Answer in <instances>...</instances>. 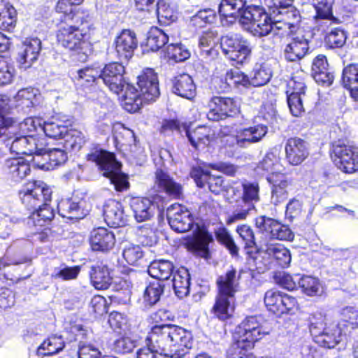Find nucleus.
Listing matches in <instances>:
<instances>
[{
  "label": "nucleus",
  "mask_w": 358,
  "mask_h": 358,
  "mask_svg": "<svg viewBox=\"0 0 358 358\" xmlns=\"http://www.w3.org/2000/svg\"><path fill=\"white\" fill-rule=\"evenodd\" d=\"M18 194L22 205L28 210H34L28 218L27 224L36 227L34 233L38 234V238L45 241L50 229L45 228L41 233L38 231L54 217L53 210L48 204L51 200V189L44 182L34 180L23 185Z\"/></svg>",
  "instance_id": "obj_1"
},
{
  "label": "nucleus",
  "mask_w": 358,
  "mask_h": 358,
  "mask_svg": "<svg viewBox=\"0 0 358 358\" xmlns=\"http://www.w3.org/2000/svg\"><path fill=\"white\" fill-rule=\"evenodd\" d=\"M150 339L160 355L169 358H181L192 347V333L185 329L172 324L153 326Z\"/></svg>",
  "instance_id": "obj_2"
},
{
  "label": "nucleus",
  "mask_w": 358,
  "mask_h": 358,
  "mask_svg": "<svg viewBox=\"0 0 358 358\" xmlns=\"http://www.w3.org/2000/svg\"><path fill=\"white\" fill-rule=\"evenodd\" d=\"M64 14V23L57 34L58 43L71 51L83 52V57H86L84 50L88 45L87 37L90 27L86 16L79 11Z\"/></svg>",
  "instance_id": "obj_3"
},
{
  "label": "nucleus",
  "mask_w": 358,
  "mask_h": 358,
  "mask_svg": "<svg viewBox=\"0 0 358 358\" xmlns=\"http://www.w3.org/2000/svg\"><path fill=\"white\" fill-rule=\"evenodd\" d=\"M137 85L139 90L127 85L122 95L124 108L130 113L138 111L143 103L155 101L160 94L158 77L152 69H146L138 76Z\"/></svg>",
  "instance_id": "obj_4"
},
{
  "label": "nucleus",
  "mask_w": 358,
  "mask_h": 358,
  "mask_svg": "<svg viewBox=\"0 0 358 358\" xmlns=\"http://www.w3.org/2000/svg\"><path fill=\"white\" fill-rule=\"evenodd\" d=\"M241 24L255 36H264L269 34L283 36L280 29L285 28L282 22H272L268 15L259 6H248L241 19Z\"/></svg>",
  "instance_id": "obj_5"
},
{
  "label": "nucleus",
  "mask_w": 358,
  "mask_h": 358,
  "mask_svg": "<svg viewBox=\"0 0 358 358\" xmlns=\"http://www.w3.org/2000/svg\"><path fill=\"white\" fill-rule=\"evenodd\" d=\"M87 159L99 166L103 175L109 179L116 191L123 192L129 189L128 177L121 172V164L116 160L113 153L95 150L88 155Z\"/></svg>",
  "instance_id": "obj_6"
},
{
  "label": "nucleus",
  "mask_w": 358,
  "mask_h": 358,
  "mask_svg": "<svg viewBox=\"0 0 358 358\" xmlns=\"http://www.w3.org/2000/svg\"><path fill=\"white\" fill-rule=\"evenodd\" d=\"M227 130L229 129L224 128L222 130L224 135L222 141L226 147L245 148L262 141L268 132V127L259 124L248 127H241L234 131Z\"/></svg>",
  "instance_id": "obj_7"
},
{
  "label": "nucleus",
  "mask_w": 358,
  "mask_h": 358,
  "mask_svg": "<svg viewBox=\"0 0 358 358\" xmlns=\"http://www.w3.org/2000/svg\"><path fill=\"white\" fill-rule=\"evenodd\" d=\"M224 196L230 203L239 204L259 201V187L257 183L226 180Z\"/></svg>",
  "instance_id": "obj_8"
},
{
  "label": "nucleus",
  "mask_w": 358,
  "mask_h": 358,
  "mask_svg": "<svg viewBox=\"0 0 358 358\" xmlns=\"http://www.w3.org/2000/svg\"><path fill=\"white\" fill-rule=\"evenodd\" d=\"M220 46L223 53L229 59L240 64L245 62L251 54L249 42L238 34L222 36Z\"/></svg>",
  "instance_id": "obj_9"
},
{
  "label": "nucleus",
  "mask_w": 358,
  "mask_h": 358,
  "mask_svg": "<svg viewBox=\"0 0 358 358\" xmlns=\"http://www.w3.org/2000/svg\"><path fill=\"white\" fill-rule=\"evenodd\" d=\"M1 138H5L7 141L13 139L10 145V150L16 155H34L35 156L38 153H41L46 145L45 136L36 137L34 135L18 134L12 137L4 136Z\"/></svg>",
  "instance_id": "obj_10"
},
{
  "label": "nucleus",
  "mask_w": 358,
  "mask_h": 358,
  "mask_svg": "<svg viewBox=\"0 0 358 358\" xmlns=\"http://www.w3.org/2000/svg\"><path fill=\"white\" fill-rule=\"evenodd\" d=\"M264 303L270 312L278 315L293 313L298 308V303L294 297L273 289L265 293Z\"/></svg>",
  "instance_id": "obj_11"
},
{
  "label": "nucleus",
  "mask_w": 358,
  "mask_h": 358,
  "mask_svg": "<svg viewBox=\"0 0 358 358\" xmlns=\"http://www.w3.org/2000/svg\"><path fill=\"white\" fill-rule=\"evenodd\" d=\"M124 66L118 62L109 63L104 68H100L101 79L111 92L117 94L124 93L127 85H129L124 79Z\"/></svg>",
  "instance_id": "obj_12"
},
{
  "label": "nucleus",
  "mask_w": 358,
  "mask_h": 358,
  "mask_svg": "<svg viewBox=\"0 0 358 358\" xmlns=\"http://www.w3.org/2000/svg\"><path fill=\"white\" fill-rule=\"evenodd\" d=\"M42 120L38 117H27L20 123L13 119H0V137H12L18 134L30 135L38 129L42 131Z\"/></svg>",
  "instance_id": "obj_13"
},
{
  "label": "nucleus",
  "mask_w": 358,
  "mask_h": 358,
  "mask_svg": "<svg viewBox=\"0 0 358 358\" xmlns=\"http://www.w3.org/2000/svg\"><path fill=\"white\" fill-rule=\"evenodd\" d=\"M258 250L267 268H270L274 263L281 267H287L291 262L289 250L281 244L264 243L260 245Z\"/></svg>",
  "instance_id": "obj_14"
},
{
  "label": "nucleus",
  "mask_w": 358,
  "mask_h": 358,
  "mask_svg": "<svg viewBox=\"0 0 358 358\" xmlns=\"http://www.w3.org/2000/svg\"><path fill=\"white\" fill-rule=\"evenodd\" d=\"M335 163L345 173H352L358 171V148L352 145L337 144L334 145Z\"/></svg>",
  "instance_id": "obj_15"
},
{
  "label": "nucleus",
  "mask_w": 358,
  "mask_h": 358,
  "mask_svg": "<svg viewBox=\"0 0 358 358\" xmlns=\"http://www.w3.org/2000/svg\"><path fill=\"white\" fill-rule=\"evenodd\" d=\"M209 111L206 116L209 120L219 121L232 117L239 112V106L231 98L213 96L208 102Z\"/></svg>",
  "instance_id": "obj_16"
},
{
  "label": "nucleus",
  "mask_w": 358,
  "mask_h": 358,
  "mask_svg": "<svg viewBox=\"0 0 358 358\" xmlns=\"http://www.w3.org/2000/svg\"><path fill=\"white\" fill-rule=\"evenodd\" d=\"M166 216L172 229L183 233L191 229L193 217L190 211L184 206L174 203L167 208Z\"/></svg>",
  "instance_id": "obj_17"
},
{
  "label": "nucleus",
  "mask_w": 358,
  "mask_h": 358,
  "mask_svg": "<svg viewBox=\"0 0 358 358\" xmlns=\"http://www.w3.org/2000/svg\"><path fill=\"white\" fill-rule=\"evenodd\" d=\"M255 225L259 231L268 234L273 238L282 241L294 239V233L288 226L273 218L264 215L259 216L255 219Z\"/></svg>",
  "instance_id": "obj_18"
},
{
  "label": "nucleus",
  "mask_w": 358,
  "mask_h": 358,
  "mask_svg": "<svg viewBox=\"0 0 358 358\" xmlns=\"http://www.w3.org/2000/svg\"><path fill=\"white\" fill-rule=\"evenodd\" d=\"M67 159L65 150L59 148H48V143L41 153L33 157V164L37 168L48 171L64 163Z\"/></svg>",
  "instance_id": "obj_19"
},
{
  "label": "nucleus",
  "mask_w": 358,
  "mask_h": 358,
  "mask_svg": "<svg viewBox=\"0 0 358 358\" xmlns=\"http://www.w3.org/2000/svg\"><path fill=\"white\" fill-rule=\"evenodd\" d=\"M307 6H311L315 12L313 20L319 29L324 31L333 24H337L338 20L332 15L334 0H308Z\"/></svg>",
  "instance_id": "obj_20"
},
{
  "label": "nucleus",
  "mask_w": 358,
  "mask_h": 358,
  "mask_svg": "<svg viewBox=\"0 0 358 358\" xmlns=\"http://www.w3.org/2000/svg\"><path fill=\"white\" fill-rule=\"evenodd\" d=\"M267 180L271 185V202L276 206L285 201L291 185L288 177L283 173H272L267 176Z\"/></svg>",
  "instance_id": "obj_21"
},
{
  "label": "nucleus",
  "mask_w": 358,
  "mask_h": 358,
  "mask_svg": "<svg viewBox=\"0 0 358 358\" xmlns=\"http://www.w3.org/2000/svg\"><path fill=\"white\" fill-rule=\"evenodd\" d=\"M138 46L136 34L129 30L124 29L115 40V49L120 59H129Z\"/></svg>",
  "instance_id": "obj_22"
},
{
  "label": "nucleus",
  "mask_w": 358,
  "mask_h": 358,
  "mask_svg": "<svg viewBox=\"0 0 358 358\" xmlns=\"http://www.w3.org/2000/svg\"><path fill=\"white\" fill-rule=\"evenodd\" d=\"M41 42L38 38L26 39L18 53L17 62L20 69L30 68L38 57L41 49Z\"/></svg>",
  "instance_id": "obj_23"
},
{
  "label": "nucleus",
  "mask_w": 358,
  "mask_h": 358,
  "mask_svg": "<svg viewBox=\"0 0 358 358\" xmlns=\"http://www.w3.org/2000/svg\"><path fill=\"white\" fill-rule=\"evenodd\" d=\"M191 176L199 187H204L207 185L210 191L215 194H218L222 191L224 192L226 181L222 177L210 175L206 169L201 167L193 169Z\"/></svg>",
  "instance_id": "obj_24"
},
{
  "label": "nucleus",
  "mask_w": 358,
  "mask_h": 358,
  "mask_svg": "<svg viewBox=\"0 0 358 358\" xmlns=\"http://www.w3.org/2000/svg\"><path fill=\"white\" fill-rule=\"evenodd\" d=\"M286 157L292 165L301 164L308 156V145L299 138H290L285 145Z\"/></svg>",
  "instance_id": "obj_25"
},
{
  "label": "nucleus",
  "mask_w": 358,
  "mask_h": 358,
  "mask_svg": "<svg viewBox=\"0 0 358 358\" xmlns=\"http://www.w3.org/2000/svg\"><path fill=\"white\" fill-rule=\"evenodd\" d=\"M235 296L217 293L211 313L221 321L230 319L235 310Z\"/></svg>",
  "instance_id": "obj_26"
},
{
  "label": "nucleus",
  "mask_w": 358,
  "mask_h": 358,
  "mask_svg": "<svg viewBox=\"0 0 358 358\" xmlns=\"http://www.w3.org/2000/svg\"><path fill=\"white\" fill-rule=\"evenodd\" d=\"M191 145L196 149H203L210 144L215 138V131L208 126H199L194 129H185Z\"/></svg>",
  "instance_id": "obj_27"
},
{
  "label": "nucleus",
  "mask_w": 358,
  "mask_h": 358,
  "mask_svg": "<svg viewBox=\"0 0 358 358\" xmlns=\"http://www.w3.org/2000/svg\"><path fill=\"white\" fill-rule=\"evenodd\" d=\"M3 171L11 180L20 182L30 173L31 168L28 161L16 157L5 161Z\"/></svg>",
  "instance_id": "obj_28"
},
{
  "label": "nucleus",
  "mask_w": 358,
  "mask_h": 358,
  "mask_svg": "<svg viewBox=\"0 0 358 358\" xmlns=\"http://www.w3.org/2000/svg\"><path fill=\"white\" fill-rule=\"evenodd\" d=\"M308 50V41L303 36L297 35L285 45L283 54L288 62H297L305 57Z\"/></svg>",
  "instance_id": "obj_29"
},
{
  "label": "nucleus",
  "mask_w": 358,
  "mask_h": 358,
  "mask_svg": "<svg viewBox=\"0 0 358 358\" xmlns=\"http://www.w3.org/2000/svg\"><path fill=\"white\" fill-rule=\"evenodd\" d=\"M90 242L93 250L104 252L114 247L115 238L112 231L103 227H99L91 232Z\"/></svg>",
  "instance_id": "obj_30"
},
{
  "label": "nucleus",
  "mask_w": 358,
  "mask_h": 358,
  "mask_svg": "<svg viewBox=\"0 0 358 358\" xmlns=\"http://www.w3.org/2000/svg\"><path fill=\"white\" fill-rule=\"evenodd\" d=\"M241 273L231 267L217 279V293L234 296L239 286Z\"/></svg>",
  "instance_id": "obj_31"
},
{
  "label": "nucleus",
  "mask_w": 358,
  "mask_h": 358,
  "mask_svg": "<svg viewBox=\"0 0 358 358\" xmlns=\"http://www.w3.org/2000/svg\"><path fill=\"white\" fill-rule=\"evenodd\" d=\"M90 276L96 289H106L112 283L110 269L103 262H98L91 266Z\"/></svg>",
  "instance_id": "obj_32"
},
{
  "label": "nucleus",
  "mask_w": 358,
  "mask_h": 358,
  "mask_svg": "<svg viewBox=\"0 0 358 358\" xmlns=\"http://www.w3.org/2000/svg\"><path fill=\"white\" fill-rule=\"evenodd\" d=\"M345 336V331L339 327L337 324H329L328 327L323 330V333L317 336L315 342L322 347L334 348L343 341Z\"/></svg>",
  "instance_id": "obj_33"
},
{
  "label": "nucleus",
  "mask_w": 358,
  "mask_h": 358,
  "mask_svg": "<svg viewBox=\"0 0 358 358\" xmlns=\"http://www.w3.org/2000/svg\"><path fill=\"white\" fill-rule=\"evenodd\" d=\"M103 216L110 227H119L126 223L122 204L115 200L108 201L103 206Z\"/></svg>",
  "instance_id": "obj_34"
},
{
  "label": "nucleus",
  "mask_w": 358,
  "mask_h": 358,
  "mask_svg": "<svg viewBox=\"0 0 358 358\" xmlns=\"http://www.w3.org/2000/svg\"><path fill=\"white\" fill-rule=\"evenodd\" d=\"M155 185L159 191L175 198H179L182 194V186L162 169H157L155 172Z\"/></svg>",
  "instance_id": "obj_35"
},
{
  "label": "nucleus",
  "mask_w": 358,
  "mask_h": 358,
  "mask_svg": "<svg viewBox=\"0 0 358 358\" xmlns=\"http://www.w3.org/2000/svg\"><path fill=\"white\" fill-rule=\"evenodd\" d=\"M130 206L138 222L149 220L155 214V206L148 198H134Z\"/></svg>",
  "instance_id": "obj_36"
},
{
  "label": "nucleus",
  "mask_w": 358,
  "mask_h": 358,
  "mask_svg": "<svg viewBox=\"0 0 358 358\" xmlns=\"http://www.w3.org/2000/svg\"><path fill=\"white\" fill-rule=\"evenodd\" d=\"M245 0H222L219 5V13L224 17L235 20L238 18L241 24L242 16L248 6Z\"/></svg>",
  "instance_id": "obj_37"
},
{
  "label": "nucleus",
  "mask_w": 358,
  "mask_h": 358,
  "mask_svg": "<svg viewBox=\"0 0 358 358\" xmlns=\"http://www.w3.org/2000/svg\"><path fill=\"white\" fill-rule=\"evenodd\" d=\"M164 292V285L159 280L150 282L145 287L141 298L145 308H150L157 304Z\"/></svg>",
  "instance_id": "obj_38"
},
{
  "label": "nucleus",
  "mask_w": 358,
  "mask_h": 358,
  "mask_svg": "<svg viewBox=\"0 0 358 358\" xmlns=\"http://www.w3.org/2000/svg\"><path fill=\"white\" fill-rule=\"evenodd\" d=\"M173 92L178 96L190 99L196 94V86L192 77L188 74L176 76L173 80Z\"/></svg>",
  "instance_id": "obj_39"
},
{
  "label": "nucleus",
  "mask_w": 358,
  "mask_h": 358,
  "mask_svg": "<svg viewBox=\"0 0 358 358\" xmlns=\"http://www.w3.org/2000/svg\"><path fill=\"white\" fill-rule=\"evenodd\" d=\"M59 214L70 220L82 219L87 213L81 208L80 203L76 202L72 199H62L57 205Z\"/></svg>",
  "instance_id": "obj_40"
},
{
  "label": "nucleus",
  "mask_w": 358,
  "mask_h": 358,
  "mask_svg": "<svg viewBox=\"0 0 358 358\" xmlns=\"http://www.w3.org/2000/svg\"><path fill=\"white\" fill-rule=\"evenodd\" d=\"M190 277L185 268H180L173 273V287L179 298L187 296L189 292Z\"/></svg>",
  "instance_id": "obj_41"
},
{
  "label": "nucleus",
  "mask_w": 358,
  "mask_h": 358,
  "mask_svg": "<svg viewBox=\"0 0 358 358\" xmlns=\"http://www.w3.org/2000/svg\"><path fill=\"white\" fill-rule=\"evenodd\" d=\"M173 265L172 262L167 260L154 261L148 266L149 275L160 280H166L173 274Z\"/></svg>",
  "instance_id": "obj_42"
},
{
  "label": "nucleus",
  "mask_w": 358,
  "mask_h": 358,
  "mask_svg": "<svg viewBox=\"0 0 358 358\" xmlns=\"http://www.w3.org/2000/svg\"><path fill=\"white\" fill-rule=\"evenodd\" d=\"M170 34L168 30H162L156 27H152L148 33L146 46L151 51H157L168 43Z\"/></svg>",
  "instance_id": "obj_43"
},
{
  "label": "nucleus",
  "mask_w": 358,
  "mask_h": 358,
  "mask_svg": "<svg viewBox=\"0 0 358 358\" xmlns=\"http://www.w3.org/2000/svg\"><path fill=\"white\" fill-rule=\"evenodd\" d=\"M64 347V342L61 336H53L45 340L38 348V356H50L59 352Z\"/></svg>",
  "instance_id": "obj_44"
},
{
  "label": "nucleus",
  "mask_w": 358,
  "mask_h": 358,
  "mask_svg": "<svg viewBox=\"0 0 358 358\" xmlns=\"http://www.w3.org/2000/svg\"><path fill=\"white\" fill-rule=\"evenodd\" d=\"M85 143V135L75 129H68L63 136V147L66 150H79Z\"/></svg>",
  "instance_id": "obj_45"
},
{
  "label": "nucleus",
  "mask_w": 358,
  "mask_h": 358,
  "mask_svg": "<svg viewBox=\"0 0 358 358\" xmlns=\"http://www.w3.org/2000/svg\"><path fill=\"white\" fill-rule=\"evenodd\" d=\"M132 285L130 281L120 278L115 282L116 293L111 296L112 301L119 304H127L130 301Z\"/></svg>",
  "instance_id": "obj_46"
},
{
  "label": "nucleus",
  "mask_w": 358,
  "mask_h": 358,
  "mask_svg": "<svg viewBox=\"0 0 358 358\" xmlns=\"http://www.w3.org/2000/svg\"><path fill=\"white\" fill-rule=\"evenodd\" d=\"M152 17H157L159 21L163 20H174L175 15L168 0H159L156 5L153 4L147 11Z\"/></svg>",
  "instance_id": "obj_47"
},
{
  "label": "nucleus",
  "mask_w": 358,
  "mask_h": 358,
  "mask_svg": "<svg viewBox=\"0 0 358 358\" xmlns=\"http://www.w3.org/2000/svg\"><path fill=\"white\" fill-rule=\"evenodd\" d=\"M302 292L308 296H319L323 292V286L320 280L310 275H303L299 280Z\"/></svg>",
  "instance_id": "obj_48"
},
{
  "label": "nucleus",
  "mask_w": 358,
  "mask_h": 358,
  "mask_svg": "<svg viewBox=\"0 0 358 358\" xmlns=\"http://www.w3.org/2000/svg\"><path fill=\"white\" fill-rule=\"evenodd\" d=\"M256 202L234 204V210L228 215L226 223L231 224L240 221L245 220L249 213L255 209V203Z\"/></svg>",
  "instance_id": "obj_49"
},
{
  "label": "nucleus",
  "mask_w": 358,
  "mask_h": 358,
  "mask_svg": "<svg viewBox=\"0 0 358 358\" xmlns=\"http://www.w3.org/2000/svg\"><path fill=\"white\" fill-rule=\"evenodd\" d=\"M339 327L345 331L348 329H355L358 327V311L355 308L347 306L343 308L340 312L339 322L337 323Z\"/></svg>",
  "instance_id": "obj_50"
},
{
  "label": "nucleus",
  "mask_w": 358,
  "mask_h": 358,
  "mask_svg": "<svg viewBox=\"0 0 358 358\" xmlns=\"http://www.w3.org/2000/svg\"><path fill=\"white\" fill-rule=\"evenodd\" d=\"M16 10L12 6L0 3V29L10 30L15 22Z\"/></svg>",
  "instance_id": "obj_51"
},
{
  "label": "nucleus",
  "mask_w": 358,
  "mask_h": 358,
  "mask_svg": "<svg viewBox=\"0 0 358 358\" xmlns=\"http://www.w3.org/2000/svg\"><path fill=\"white\" fill-rule=\"evenodd\" d=\"M284 15L283 18L280 20H278L277 22H282L286 24L285 28L280 29L281 33H285V35L293 32V29H295L301 21V16L298 10L291 8L286 10L285 13L282 12Z\"/></svg>",
  "instance_id": "obj_52"
},
{
  "label": "nucleus",
  "mask_w": 358,
  "mask_h": 358,
  "mask_svg": "<svg viewBox=\"0 0 358 358\" xmlns=\"http://www.w3.org/2000/svg\"><path fill=\"white\" fill-rule=\"evenodd\" d=\"M115 138L121 145H136V136L134 132L124 126L122 124H117L115 126Z\"/></svg>",
  "instance_id": "obj_53"
},
{
  "label": "nucleus",
  "mask_w": 358,
  "mask_h": 358,
  "mask_svg": "<svg viewBox=\"0 0 358 358\" xmlns=\"http://www.w3.org/2000/svg\"><path fill=\"white\" fill-rule=\"evenodd\" d=\"M271 78V71L266 65L257 66L254 70L251 78L250 85L259 87L266 84Z\"/></svg>",
  "instance_id": "obj_54"
},
{
  "label": "nucleus",
  "mask_w": 358,
  "mask_h": 358,
  "mask_svg": "<svg viewBox=\"0 0 358 358\" xmlns=\"http://www.w3.org/2000/svg\"><path fill=\"white\" fill-rule=\"evenodd\" d=\"M278 166V159L277 157L273 152H268L259 162L255 171L259 175H264L266 173H269V174L276 173L274 171Z\"/></svg>",
  "instance_id": "obj_55"
},
{
  "label": "nucleus",
  "mask_w": 358,
  "mask_h": 358,
  "mask_svg": "<svg viewBox=\"0 0 358 358\" xmlns=\"http://www.w3.org/2000/svg\"><path fill=\"white\" fill-rule=\"evenodd\" d=\"M346 39V32L339 27L332 28L325 37L326 43L331 48L343 47Z\"/></svg>",
  "instance_id": "obj_56"
},
{
  "label": "nucleus",
  "mask_w": 358,
  "mask_h": 358,
  "mask_svg": "<svg viewBox=\"0 0 358 358\" xmlns=\"http://www.w3.org/2000/svg\"><path fill=\"white\" fill-rule=\"evenodd\" d=\"M74 78L80 85L94 83L101 79L100 67H86L80 69L76 72Z\"/></svg>",
  "instance_id": "obj_57"
},
{
  "label": "nucleus",
  "mask_w": 358,
  "mask_h": 358,
  "mask_svg": "<svg viewBox=\"0 0 358 358\" xmlns=\"http://www.w3.org/2000/svg\"><path fill=\"white\" fill-rule=\"evenodd\" d=\"M166 54L169 59L176 62H181L190 57L189 50L181 43H171L166 48Z\"/></svg>",
  "instance_id": "obj_58"
},
{
  "label": "nucleus",
  "mask_w": 358,
  "mask_h": 358,
  "mask_svg": "<svg viewBox=\"0 0 358 358\" xmlns=\"http://www.w3.org/2000/svg\"><path fill=\"white\" fill-rule=\"evenodd\" d=\"M224 80L228 86L238 87L242 85L247 87L250 85L248 77L237 69L227 71Z\"/></svg>",
  "instance_id": "obj_59"
},
{
  "label": "nucleus",
  "mask_w": 358,
  "mask_h": 358,
  "mask_svg": "<svg viewBox=\"0 0 358 358\" xmlns=\"http://www.w3.org/2000/svg\"><path fill=\"white\" fill-rule=\"evenodd\" d=\"M217 34L212 31L203 32L199 37V48L200 54L203 56H208L213 50V47L215 43Z\"/></svg>",
  "instance_id": "obj_60"
},
{
  "label": "nucleus",
  "mask_w": 358,
  "mask_h": 358,
  "mask_svg": "<svg viewBox=\"0 0 358 358\" xmlns=\"http://www.w3.org/2000/svg\"><path fill=\"white\" fill-rule=\"evenodd\" d=\"M67 131V127L59 122H44L43 124L42 131L50 138H63Z\"/></svg>",
  "instance_id": "obj_61"
},
{
  "label": "nucleus",
  "mask_w": 358,
  "mask_h": 358,
  "mask_svg": "<svg viewBox=\"0 0 358 358\" xmlns=\"http://www.w3.org/2000/svg\"><path fill=\"white\" fill-rule=\"evenodd\" d=\"M327 318L321 313H316L313 315L310 320V332L313 336L314 341L317 336H320L323 333V330L328 327Z\"/></svg>",
  "instance_id": "obj_62"
},
{
  "label": "nucleus",
  "mask_w": 358,
  "mask_h": 358,
  "mask_svg": "<svg viewBox=\"0 0 358 358\" xmlns=\"http://www.w3.org/2000/svg\"><path fill=\"white\" fill-rule=\"evenodd\" d=\"M35 96L36 92L34 89L25 88L18 91L15 96V99L18 106H22V108H29L34 106Z\"/></svg>",
  "instance_id": "obj_63"
},
{
  "label": "nucleus",
  "mask_w": 358,
  "mask_h": 358,
  "mask_svg": "<svg viewBox=\"0 0 358 358\" xmlns=\"http://www.w3.org/2000/svg\"><path fill=\"white\" fill-rule=\"evenodd\" d=\"M342 80L345 87L358 85V64H351L345 67L343 70Z\"/></svg>",
  "instance_id": "obj_64"
}]
</instances>
